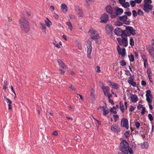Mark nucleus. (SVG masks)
<instances>
[{
    "label": "nucleus",
    "mask_w": 154,
    "mask_h": 154,
    "mask_svg": "<svg viewBox=\"0 0 154 154\" xmlns=\"http://www.w3.org/2000/svg\"><path fill=\"white\" fill-rule=\"evenodd\" d=\"M78 15L80 17H82L83 16V11L82 9L79 8L77 12Z\"/></svg>",
    "instance_id": "393cba45"
},
{
    "label": "nucleus",
    "mask_w": 154,
    "mask_h": 154,
    "mask_svg": "<svg viewBox=\"0 0 154 154\" xmlns=\"http://www.w3.org/2000/svg\"><path fill=\"white\" fill-rule=\"evenodd\" d=\"M122 6L125 8H127L130 6V5L129 2H125Z\"/></svg>",
    "instance_id": "cd10ccee"
},
{
    "label": "nucleus",
    "mask_w": 154,
    "mask_h": 154,
    "mask_svg": "<svg viewBox=\"0 0 154 154\" xmlns=\"http://www.w3.org/2000/svg\"><path fill=\"white\" fill-rule=\"evenodd\" d=\"M88 33L90 34V36L93 39H97L99 37V35L97 33V31L93 29L90 30Z\"/></svg>",
    "instance_id": "0eeeda50"
},
{
    "label": "nucleus",
    "mask_w": 154,
    "mask_h": 154,
    "mask_svg": "<svg viewBox=\"0 0 154 154\" xmlns=\"http://www.w3.org/2000/svg\"><path fill=\"white\" fill-rule=\"evenodd\" d=\"M132 14L134 17H136L137 15V13L135 10H133L132 11Z\"/></svg>",
    "instance_id": "37998d69"
},
{
    "label": "nucleus",
    "mask_w": 154,
    "mask_h": 154,
    "mask_svg": "<svg viewBox=\"0 0 154 154\" xmlns=\"http://www.w3.org/2000/svg\"><path fill=\"white\" fill-rule=\"evenodd\" d=\"M149 54L152 57V59L154 60V52H152L151 53H149Z\"/></svg>",
    "instance_id": "338daca9"
},
{
    "label": "nucleus",
    "mask_w": 154,
    "mask_h": 154,
    "mask_svg": "<svg viewBox=\"0 0 154 154\" xmlns=\"http://www.w3.org/2000/svg\"><path fill=\"white\" fill-rule=\"evenodd\" d=\"M152 75L148 76L149 80L151 82H152Z\"/></svg>",
    "instance_id": "0e129e2a"
},
{
    "label": "nucleus",
    "mask_w": 154,
    "mask_h": 154,
    "mask_svg": "<svg viewBox=\"0 0 154 154\" xmlns=\"http://www.w3.org/2000/svg\"><path fill=\"white\" fill-rule=\"evenodd\" d=\"M128 82L131 85L134 87L136 86V83L133 81V79L132 77H130L128 80Z\"/></svg>",
    "instance_id": "6ab92c4d"
},
{
    "label": "nucleus",
    "mask_w": 154,
    "mask_h": 154,
    "mask_svg": "<svg viewBox=\"0 0 154 154\" xmlns=\"http://www.w3.org/2000/svg\"><path fill=\"white\" fill-rule=\"evenodd\" d=\"M143 145H144V146L143 147V149H146L147 147H148V144L147 143H143Z\"/></svg>",
    "instance_id": "3c124183"
},
{
    "label": "nucleus",
    "mask_w": 154,
    "mask_h": 154,
    "mask_svg": "<svg viewBox=\"0 0 154 154\" xmlns=\"http://www.w3.org/2000/svg\"><path fill=\"white\" fill-rule=\"evenodd\" d=\"M137 14L140 16H142L143 15V12L140 10L139 9L137 12Z\"/></svg>",
    "instance_id": "e433bc0d"
},
{
    "label": "nucleus",
    "mask_w": 154,
    "mask_h": 154,
    "mask_svg": "<svg viewBox=\"0 0 154 154\" xmlns=\"http://www.w3.org/2000/svg\"><path fill=\"white\" fill-rule=\"evenodd\" d=\"M8 109H12V107L11 106V104H8Z\"/></svg>",
    "instance_id": "69168bd1"
},
{
    "label": "nucleus",
    "mask_w": 154,
    "mask_h": 154,
    "mask_svg": "<svg viewBox=\"0 0 154 154\" xmlns=\"http://www.w3.org/2000/svg\"><path fill=\"white\" fill-rule=\"evenodd\" d=\"M125 30H124V36H129L132 34L133 35H136V31L134 28L131 26H125Z\"/></svg>",
    "instance_id": "7ed1b4c3"
},
{
    "label": "nucleus",
    "mask_w": 154,
    "mask_h": 154,
    "mask_svg": "<svg viewBox=\"0 0 154 154\" xmlns=\"http://www.w3.org/2000/svg\"><path fill=\"white\" fill-rule=\"evenodd\" d=\"M4 97L5 100L7 103H8V104H12L11 101L10 100L9 98L6 97L5 96H4Z\"/></svg>",
    "instance_id": "2f4dec72"
},
{
    "label": "nucleus",
    "mask_w": 154,
    "mask_h": 154,
    "mask_svg": "<svg viewBox=\"0 0 154 154\" xmlns=\"http://www.w3.org/2000/svg\"><path fill=\"white\" fill-rule=\"evenodd\" d=\"M111 85L112 86V88H114L116 89H118L119 88V85L113 82H111Z\"/></svg>",
    "instance_id": "5701e85b"
},
{
    "label": "nucleus",
    "mask_w": 154,
    "mask_h": 154,
    "mask_svg": "<svg viewBox=\"0 0 154 154\" xmlns=\"http://www.w3.org/2000/svg\"><path fill=\"white\" fill-rule=\"evenodd\" d=\"M101 88L105 95H106L107 94L109 93V89L108 86L103 85L102 86Z\"/></svg>",
    "instance_id": "dca6fc26"
},
{
    "label": "nucleus",
    "mask_w": 154,
    "mask_h": 154,
    "mask_svg": "<svg viewBox=\"0 0 154 154\" xmlns=\"http://www.w3.org/2000/svg\"><path fill=\"white\" fill-rule=\"evenodd\" d=\"M109 99V101L110 103H111V104L112 105L114 104V103L113 102V101L111 99Z\"/></svg>",
    "instance_id": "e2e57ef3"
},
{
    "label": "nucleus",
    "mask_w": 154,
    "mask_h": 154,
    "mask_svg": "<svg viewBox=\"0 0 154 154\" xmlns=\"http://www.w3.org/2000/svg\"><path fill=\"white\" fill-rule=\"evenodd\" d=\"M147 74L148 76L152 75V71L150 69H147Z\"/></svg>",
    "instance_id": "58836bf2"
},
{
    "label": "nucleus",
    "mask_w": 154,
    "mask_h": 154,
    "mask_svg": "<svg viewBox=\"0 0 154 154\" xmlns=\"http://www.w3.org/2000/svg\"><path fill=\"white\" fill-rule=\"evenodd\" d=\"M152 2L151 0H145L143 5V9L145 12L149 13L151 10L152 6L150 5Z\"/></svg>",
    "instance_id": "20e7f679"
},
{
    "label": "nucleus",
    "mask_w": 154,
    "mask_h": 154,
    "mask_svg": "<svg viewBox=\"0 0 154 154\" xmlns=\"http://www.w3.org/2000/svg\"><path fill=\"white\" fill-rule=\"evenodd\" d=\"M69 88L70 89V91H75L76 89L72 85H70Z\"/></svg>",
    "instance_id": "a19ab883"
},
{
    "label": "nucleus",
    "mask_w": 154,
    "mask_h": 154,
    "mask_svg": "<svg viewBox=\"0 0 154 154\" xmlns=\"http://www.w3.org/2000/svg\"><path fill=\"white\" fill-rule=\"evenodd\" d=\"M147 49L149 53H151L152 52H154V47H152V46L150 45L147 48Z\"/></svg>",
    "instance_id": "b1692460"
},
{
    "label": "nucleus",
    "mask_w": 154,
    "mask_h": 154,
    "mask_svg": "<svg viewBox=\"0 0 154 154\" xmlns=\"http://www.w3.org/2000/svg\"><path fill=\"white\" fill-rule=\"evenodd\" d=\"M134 1L137 4H140L142 0H135Z\"/></svg>",
    "instance_id": "680f3d73"
},
{
    "label": "nucleus",
    "mask_w": 154,
    "mask_h": 154,
    "mask_svg": "<svg viewBox=\"0 0 154 154\" xmlns=\"http://www.w3.org/2000/svg\"><path fill=\"white\" fill-rule=\"evenodd\" d=\"M103 115L104 116H106L109 113V111L108 110L105 109H104V110L103 111Z\"/></svg>",
    "instance_id": "ea45409f"
},
{
    "label": "nucleus",
    "mask_w": 154,
    "mask_h": 154,
    "mask_svg": "<svg viewBox=\"0 0 154 154\" xmlns=\"http://www.w3.org/2000/svg\"><path fill=\"white\" fill-rule=\"evenodd\" d=\"M61 10L63 12L65 13L67 11V7L66 5L64 4H62L61 5Z\"/></svg>",
    "instance_id": "4be33fe9"
},
{
    "label": "nucleus",
    "mask_w": 154,
    "mask_h": 154,
    "mask_svg": "<svg viewBox=\"0 0 154 154\" xmlns=\"http://www.w3.org/2000/svg\"><path fill=\"white\" fill-rule=\"evenodd\" d=\"M130 44L131 46L134 45V42L133 38H131L130 39Z\"/></svg>",
    "instance_id": "473e14b6"
},
{
    "label": "nucleus",
    "mask_w": 154,
    "mask_h": 154,
    "mask_svg": "<svg viewBox=\"0 0 154 154\" xmlns=\"http://www.w3.org/2000/svg\"><path fill=\"white\" fill-rule=\"evenodd\" d=\"M11 89L13 92L14 93V95H15V92L14 90V89L12 85H11L10 87Z\"/></svg>",
    "instance_id": "bf43d9fd"
},
{
    "label": "nucleus",
    "mask_w": 154,
    "mask_h": 154,
    "mask_svg": "<svg viewBox=\"0 0 154 154\" xmlns=\"http://www.w3.org/2000/svg\"><path fill=\"white\" fill-rule=\"evenodd\" d=\"M120 150L125 154H128L129 152L131 154L133 153V151L131 148H129L128 143L126 141L123 140L120 143Z\"/></svg>",
    "instance_id": "f257e3e1"
},
{
    "label": "nucleus",
    "mask_w": 154,
    "mask_h": 154,
    "mask_svg": "<svg viewBox=\"0 0 154 154\" xmlns=\"http://www.w3.org/2000/svg\"><path fill=\"white\" fill-rule=\"evenodd\" d=\"M146 100L148 103H151L152 101V99L149 98V96H147V97H146Z\"/></svg>",
    "instance_id": "72a5a7b5"
},
{
    "label": "nucleus",
    "mask_w": 154,
    "mask_h": 154,
    "mask_svg": "<svg viewBox=\"0 0 154 154\" xmlns=\"http://www.w3.org/2000/svg\"><path fill=\"white\" fill-rule=\"evenodd\" d=\"M117 49L118 54L121 55L122 57H124L126 55L125 49L123 48L122 49L119 45L117 46Z\"/></svg>",
    "instance_id": "f8f14e48"
},
{
    "label": "nucleus",
    "mask_w": 154,
    "mask_h": 154,
    "mask_svg": "<svg viewBox=\"0 0 154 154\" xmlns=\"http://www.w3.org/2000/svg\"><path fill=\"white\" fill-rule=\"evenodd\" d=\"M111 130L115 133H118L120 131V129L119 125L115 124L111 127Z\"/></svg>",
    "instance_id": "4468645a"
},
{
    "label": "nucleus",
    "mask_w": 154,
    "mask_h": 154,
    "mask_svg": "<svg viewBox=\"0 0 154 154\" xmlns=\"http://www.w3.org/2000/svg\"><path fill=\"white\" fill-rule=\"evenodd\" d=\"M69 17L71 19H74L75 18V16L71 14L69 15Z\"/></svg>",
    "instance_id": "603ef678"
},
{
    "label": "nucleus",
    "mask_w": 154,
    "mask_h": 154,
    "mask_svg": "<svg viewBox=\"0 0 154 154\" xmlns=\"http://www.w3.org/2000/svg\"><path fill=\"white\" fill-rule=\"evenodd\" d=\"M66 23V25L68 26L69 28L70 29L72 30V27L71 23L70 22H67Z\"/></svg>",
    "instance_id": "bb28decb"
},
{
    "label": "nucleus",
    "mask_w": 154,
    "mask_h": 154,
    "mask_svg": "<svg viewBox=\"0 0 154 154\" xmlns=\"http://www.w3.org/2000/svg\"><path fill=\"white\" fill-rule=\"evenodd\" d=\"M45 22L48 27H50L51 24V22L48 18H47V19L45 20Z\"/></svg>",
    "instance_id": "a878e982"
},
{
    "label": "nucleus",
    "mask_w": 154,
    "mask_h": 154,
    "mask_svg": "<svg viewBox=\"0 0 154 154\" xmlns=\"http://www.w3.org/2000/svg\"><path fill=\"white\" fill-rule=\"evenodd\" d=\"M57 62L60 66V69H66L67 68V67L65 65L64 63L60 60H58Z\"/></svg>",
    "instance_id": "2eb2a0df"
},
{
    "label": "nucleus",
    "mask_w": 154,
    "mask_h": 154,
    "mask_svg": "<svg viewBox=\"0 0 154 154\" xmlns=\"http://www.w3.org/2000/svg\"><path fill=\"white\" fill-rule=\"evenodd\" d=\"M77 46L79 50H81L82 49V47L81 44L80 43H78L77 44Z\"/></svg>",
    "instance_id": "8fccbe9b"
},
{
    "label": "nucleus",
    "mask_w": 154,
    "mask_h": 154,
    "mask_svg": "<svg viewBox=\"0 0 154 154\" xmlns=\"http://www.w3.org/2000/svg\"><path fill=\"white\" fill-rule=\"evenodd\" d=\"M49 115L51 116H49V119L52 118L53 117V116L52 113L51 112H48V113L47 114V118H48V116Z\"/></svg>",
    "instance_id": "09e8293b"
},
{
    "label": "nucleus",
    "mask_w": 154,
    "mask_h": 154,
    "mask_svg": "<svg viewBox=\"0 0 154 154\" xmlns=\"http://www.w3.org/2000/svg\"><path fill=\"white\" fill-rule=\"evenodd\" d=\"M148 117L150 121H152L153 120V117L151 114H149L148 115Z\"/></svg>",
    "instance_id": "4c0bfd02"
},
{
    "label": "nucleus",
    "mask_w": 154,
    "mask_h": 154,
    "mask_svg": "<svg viewBox=\"0 0 154 154\" xmlns=\"http://www.w3.org/2000/svg\"><path fill=\"white\" fill-rule=\"evenodd\" d=\"M128 57L129 58V60L131 62H133L134 61V57L133 55L131 54L130 55H128Z\"/></svg>",
    "instance_id": "c85d7f7f"
},
{
    "label": "nucleus",
    "mask_w": 154,
    "mask_h": 154,
    "mask_svg": "<svg viewBox=\"0 0 154 154\" xmlns=\"http://www.w3.org/2000/svg\"><path fill=\"white\" fill-rule=\"evenodd\" d=\"M97 73H99L100 72V67L99 66H97Z\"/></svg>",
    "instance_id": "6e6d98bb"
},
{
    "label": "nucleus",
    "mask_w": 154,
    "mask_h": 154,
    "mask_svg": "<svg viewBox=\"0 0 154 154\" xmlns=\"http://www.w3.org/2000/svg\"><path fill=\"white\" fill-rule=\"evenodd\" d=\"M120 109L123 113L124 112H125V109H124V106H120Z\"/></svg>",
    "instance_id": "4d7b16f0"
},
{
    "label": "nucleus",
    "mask_w": 154,
    "mask_h": 154,
    "mask_svg": "<svg viewBox=\"0 0 154 154\" xmlns=\"http://www.w3.org/2000/svg\"><path fill=\"white\" fill-rule=\"evenodd\" d=\"M95 91L93 88H92L91 90V94L90 95V98L91 100H94L95 95L94 94Z\"/></svg>",
    "instance_id": "412c9836"
},
{
    "label": "nucleus",
    "mask_w": 154,
    "mask_h": 154,
    "mask_svg": "<svg viewBox=\"0 0 154 154\" xmlns=\"http://www.w3.org/2000/svg\"><path fill=\"white\" fill-rule=\"evenodd\" d=\"M134 110V107L132 106H131L129 111L132 112Z\"/></svg>",
    "instance_id": "5fc2aeb1"
},
{
    "label": "nucleus",
    "mask_w": 154,
    "mask_h": 154,
    "mask_svg": "<svg viewBox=\"0 0 154 154\" xmlns=\"http://www.w3.org/2000/svg\"><path fill=\"white\" fill-rule=\"evenodd\" d=\"M119 44L120 45H123L125 47H127L128 45V38L127 36H121L120 38H116Z\"/></svg>",
    "instance_id": "39448f33"
},
{
    "label": "nucleus",
    "mask_w": 154,
    "mask_h": 154,
    "mask_svg": "<svg viewBox=\"0 0 154 154\" xmlns=\"http://www.w3.org/2000/svg\"><path fill=\"white\" fill-rule=\"evenodd\" d=\"M100 19L103 22H105L107 21L108 20V17L106 14H103L101 17Z\"/></svg>",
    "instance_id": "a211bd4d"
},
{
    "label": "nucleus",
    "mask_w": 154,
    "mask_h": 154,
    "mask_svg": "<svg viewBox=\"0 0 154 154\" xmlns=\"http://www.w3.org/2000/svg\"><path fill=\"white\" fill-rule=\"evenodd\" d=\"M145 112V108L144 107H143V108L142 110L141 111V114L142 115H143L144 114Z\"/></svg>",
    "instance_id": "864d4df0"
},
{
    "label": "nucleus",
    "mask_w": 154,
    "mask_h": 154,
    "mask_svg": "<svg viewBox=\"0 0 154 154\" xmlns=\"http://www.w3.org/2000/svg\"><path fill=\"white\" fill-rule=\"evenodd\" d=\"M40 24L42 26V29H46L45 25L42 23H40Z\"/></svg>",
    "instance_id": "f704fd0d"
},
{
    "label": "nucleus",
    "mask_w": 154,
    "mask_h": 154,
    "mask_svg": "<svg viewBox=\"0 0 154 154\" xmlns=\"http://www.w3.org/2000/svg\"><path fill=\"white\" fill-rule=\"evenodd\" d=\"M52 134L55 136H57L58 135V133L57 131H55L52 133Z\"/></svg>",
    "instance_id": "774afa93"
},
{
    "label": "nucleus",
    "mask_w": 154,
    "mask_h": 154,
    "mask_svg": "<svg viewBox=\"0 0 154 154\" xmlns=\"http://www.w3.org/2000/svg\"><path fill=\"white\" fill-rule=\"evenodd\" d=\"M120 63V65L122 66H125L126 65V62L124 60H121Z\"/></svg>",
    "instance_id": "c9c22d12"
},
{
    "label": "nucleus",
    "mask_w": 154,
    "mask_h": 154,
    "mask_svg": "<svg viewBox=\"0 0 154 154\" xmlns=\"http://www.w3.org/2000/svg\"><path fill=\"white\" fill-rule=\"evenodd\" d=\"M106 12L109 14H111L112 15L113 14V9L111 6H108L106 8Z\"/></svg>",
    "instance_id": "f3484780"
},
{
    "label": "nucleus",
    "mask_w": 154,
    "mask_h": 154,
    "mask_svg": "<svg viewBox=\"0 0 154 154\" xmlns=\"http://www.w3.org/2000/svg\"><path fill=\"white\" fill-rule=\"evenodd\" d=\"M105 28L106 33L110 35V36H112L113 29L112 25H108L106 26Z\"/></svg>",
    "instance_id": "9d476101"
},
{
    "label": "nucleus",
    "mask_w": 154,
    "mask_h": 154,
    "mask_svg": "<svg viewBox=\"0 0 154 154\" xmlns=\"http://www.w3.org/2000/svg\"><path fill=\"white\" fill-rule=\"evenodd\" d=\"M124 14H127V15L128 16H131V13L130 11H128L124 12Z\"/></svg>",
    "instance_id": "de8ad7c7"
},
{
    "label": "nucleus",
    "mask_w": 154,
    "mask_h": 154,
    "mask_svg": "<svg viewBox=\"0 0 154 154\" xmlns=\"http://www.w3.org/2000/svg\"><path fill=\"white\" fill-rule=\"evenodd\" d=\"M125 135L126 138H128L129 136V134L128 131H126L125 133Z\"/></svg>",
    "instance_id": "79ce46f5"
},
{
    "label": "nucleus",
    "mask_w": 154,
    "mask_h": 154,
    "mask_svg": "<svg viewBox=\"0 0 154 154\" xmlns=\"http://www.w3.org/2000/svg\"><path fill=\"white\" fill-rule=\"evenodd\" d=\"M151 93V91L150 90H148L146 91V96L147 97V96H150V94Z\"/></svg>",
    "instance_id": "49530a36"
},
{
    "label": "nucleus",
    "mask_w": 154,
    "mask_h": 154,
    "mask_svg": "<svg viewBox=\"0 0 154 154\" xmlns=\"http://www.w3.org/2000/svg\"><path fill=\"white\" fill-rule=\"evenodd\" d=\"M143 106L142 105L139 104L138 105V106L137 107V109H140L142 108H143Z\"/></svg>",
    "instance_id": "052dcab7"
},
{
    "label": "nucleus",
    "mask_w": 154,
    "mask_h": 154,
    "mask_svg": "<svg viewBox=\"0 0 154 154\" xmlns=\"http://www.w3.org/2000/svg\"><path fill=\"white\" fill-rule=\"evenodd\" d=\"M113 9L114 11L115 12H113V14L112 15V18H115L117 16L121 15L123 12V10L122 8H119L117 6L114 7Z\"/></svg>",
    "instance_id": "423d86ee"
},
{
    "label": "nucleus",
    "mask_w": 154,
    "mask_h": 154,
    "mask_svg": "<svg viewBox=\"0 0 154 154\" xmlns=\"http://www.w3.org/2000/svg\"><path fill=\"white\" fill-rule=\"evenodd\" d=\"M8 82L6 80H5L3 82V89L5 90L7 88V85Z\"/></svg>",
    "instance_id": "c756f323"
},
{
    "label": "nucleus",
    "mask_w": 154,
    "mask_h": 154,
    "mask_svg": "<svg viewBox=\"0 0 154 154\" xmlns=\"http://www.w3.org/2000/svg\"><path fill=\"white\" fill-rule=\"evenodd\" d=\"M135 126L137 128H139L140 125V123L138 122H135Z\"/></svg>",
    "instance_id": "a18cd8bd"
},
{
    "label": "nucleus",
    "mask_w": 154,
    "mask_h": 154,
    "mask_svg": "<svg viewBox=\"0 0 154 154\" xmlns=\"http://www.w3.org/2000/svg\"><path fill=\"white\" fill-rule=\"evenodd\" d=\"M20 26L22 31L26 32L29 31V26L28 21L24 18L21 17L19 20Z\"/></svg>",
    "instance_id": "f03ea898"
},
{
    "label": "nucleus",
    "mask_w": 154,
    "mask_h": 154,
    "mask_svg": "<svg viewBox=\"0 0 154 154\" xmlns=\"http://www.w3.org/2000/svg\"><path fill=\"white\" fill-rule=\"evenodd\" d=\"M121 126L126 128L127 130L129 128V124L128 119L125 118H123L121 120Z\"/></svg>",
    "instance_id": "6e6552de"
},
{
    "label": "nucleus",
    "mask_w": 154,
    "mask_h": 154,
    "mask_svg": "<svg viewBox=\"0 0 154 154\" xmlns=\"http://www.w3.org/2000/svg\"><path fill=\"white\" fill-rule=\"evenodd\" d=\"M119 3L122 5L125 2V0H119Z\"/></svg>",
    "instance_id": "c03bdc74"
},
{
    "label": "nucleus",
    "mask_w": 154,
    "mask_h": 154,
    "mask_svg": "<svg viewBox=\"0 0 154 154\" xmlns=\"http://www.w3.org/2000/svg\"><path fill=\"white\" fill-rule=\"evenodd\" d=\"M130 4L132 7H134L136 5V2L135 1L131 0L130 1Z\"/></svg>",
    "instance_id": "7c9ffc66"
},
{
    "label": "nucleus",
    "mask_w": 154,
    "mask_h": 154,
    "mask_svg": "<svg viewBox=\"0 0 154 154\" xmlns=\"http://www.w3.org/2000/svg\"><path fill=\"white\" fill-rule=\"evenodd\" d=\"M115 34L118 36H121L124 35V30L119 28H116L114 31Z\"/></svg>",
    "instance_id": "9b49d317"
},
{
    "label": "nucleus",
    "mask_w": 154,
    "mask_h": 154,
    "mask_svg": "<svg viewBox=\"0 0 154 154\" xmlns=\"http://www.w3.org/2000/svg\"><path fill=\"white\" fill-rule=\"evenodd\" d=\"M131 101L133 103H136L138 100L137 96L134 94H132L131 97Z\"/></svg>",
    "instance_id": "aec40b11"
},
{
    "label": "nucleus",
    "mask_w": 154,
    "mask_h": 154,
    "mask_svg": "<svg viewBox=\"0 0 154 154\" xmlns=\"http://www.w3.org/2000/svg\"><path fill=\"white\" fill-rule=\"evenodd\" d=\"M91 45V42H88L87 45L88 53L87 57L89 59L91 58V55L92 51V47Z\"/></svg>",
    "instance_id": "1a4fd4ad"
},
{
    "label": "nucleus",
    "mask_w": 154,
    "mask_h": 154,
    "mask_svg": "<svg viewBox=\"0 0 154 154\" xmlns=\"http://www.w3.org/2000/svg\"><path fill=\"white\" fill-rule=\"evenodd\" d=\"M141 85L143 86L145 85H146V83L145 81L143 80L141 82Z\"/></svg>",
    "instance_id": "13d9d810"
},
{
    "label": "nucleus",
    "mask_w": 154,
    "mask_h": 154,
    "mask_svg": "<svg viewBox=\"0 0 154 154\" xmlns=\"http://www.w3.org/2000/svg\"><path fill=\"white\" fill-rule=\"evenodd\" d=\"M119 19L120 20L123 21L126 24L128 25L130 23V21L127 20L128 18L126 15L119 17Z\"/></svg>",
    "instance_id": "ddd939ff"
}]
</instances>
